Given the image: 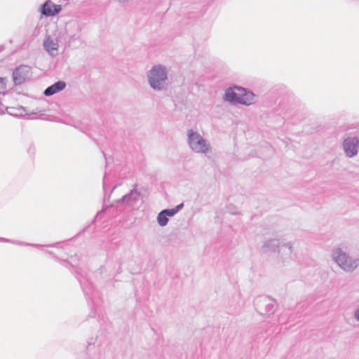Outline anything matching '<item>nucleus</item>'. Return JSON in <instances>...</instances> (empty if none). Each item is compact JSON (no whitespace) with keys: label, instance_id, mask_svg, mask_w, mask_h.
Returning <instances> with one entry per match:
<instances>
[{"label":"nucleus","instance_id":"12","mask_svg":"<svg viewBox=\"0 0 359 359\" xmlns=\"http://www.w3.org/2000/svg\"><path fill=\"white\" fill-rule=\"evenodd\" d=\"M224 100L231 103H238V101H240V96L234 91L228 90L224 94Z\"/></svg>","mask_w":359,"mask_h":359},{"label":"nucleus","instance_id":"14","mask_svg":"<svg viewBox=\"0 0 359 359\" xmlns=\"http://www.w3.org/2000/svg\"><path fill=\"white\" fill-rule=\"evenodd\" d=\"M6 89V83L5 79L0 77V93H4Z\"/></svg>","mask_w":359,"mask_h":359},{"label":"nucleus","instance_id":"2","mask_svg":"<svg viewBox=\"0 0 359 359\" xmlns=\"http://www.w3.org/2000/svg\"><path fill=\"white\" fill-rule=\"evenodd\" d=\"M187 142L190 149L196 154L206 155L212 151L210 142L192 129L187 131Z\"/></svg>","mask_w":359,"mask_h":359},{"label":"nucleus","instance_id":"5","mask_svg":"<svg viewBox=\"0 0 359 359\" xmlns=\"http://www.w3.org/2000/svg\"><path fill=\"white\" fill-rule=\"evenodd\" d=\"M342 146L346 156L352 158L358 154L359 138L357 137H348L343 141Z\"/></svg>","mask_w":359,"mask_h":359},{"label":"nucleus","instance_id":"7","mask_svg":"<svg viewBox=\"0 0 359 359\" xmlns=\"http://www.w3.org/2000/svg\"><path fill=\"white\" fill-rule=\"evenodd\" d=\"M62 10L60 5H57L51 1H46L41 6V13L47 17L53 16L57 14Z\"/></svg>","mask_w":359,"mask_h":359},{"label":"nucleus","instance_id":"15","mask_svg":"<svg viewBox=\"0 0 359 359\" xmlns=\"http://www.w3.org/2000/svg\"><path fill=\"white\" fill-rule=\"evenodd\" d=\"M355 317L357 320H359V309L355 313Z\"/></svg>","mask_w":359,"mask_h":359},{"label":"nucleus","instance_id":"1","mask_svg":"<svg viewBox=\"0 0 359 359\" xmlns=\"http://www.w3.org/2000/svg\"><path fill=\"white\" fill-rule=\"evenodd\" d=\"M149 87L156 92L166 90L170 81L168 68L163 65H155L146 73Z\"/></svg>","mask_w":359,"mask_h":359},{"label":"nucleus","instance_id":"6","mask_svg":"<svg viewBox=\"0 0 359 359\" xmlns=\"http://www.w3.org/2000/svg\"><path fill=\"white\" fill-rule=\"evenodd\" d=\"M336 261L341 268L345 271H352L357 267L358 264L350 259L346 254L339 252L336 257Z\"/></svg>","mask_w":359,"mask_h":359},{"label":"nucleus","instance_id":"10","mask_svg":"<svg viewBox=\"0 0 359 359\" xmlns=\"http://www.w3.org/2000/svg\"><path fill=\"white\" fill-rule=\"evenodd\" d=\"M66 87V83L62 81H58L53 85L48 86L43 92L44 95L51 96L63 89Z\"/></svg>","mask_w":359,"mask_h":359},{"label":"nucleus","instance_id":"8","mask_svg":"<svg viewBox=\"0 0 359 359\" xmlns=\"http://www.w3.org/2000/svg\"><path fill=\"white\" fill-rule=\"evenodd\" d=\"M183 206V203L177 205L175 208L162 210L158 216V222L161 226H165L168 223V217L173 216Z\"/></svg>","mask_w":359,"mask_h":359},{"label":"nucleus","instance_id":"11","mask_svg":"<svg viewBox=\"0 0 359 359\" xmlns=\"http://www.w3.org/2000/svg\"><path fill=\"white\" fill-rule=\"evenodd\" d=\"M255 97V95L254 93L251 92L246 93L243 95L240 96V101H238V103L245 105H250L254 103Z\"/></svg>","mask_w":359,"mask_h":359},{"label":"nucleus","instance_id":"3","mask_svg":"<svg viewBox=\"0 0 359 359\" xmlns=\"http://www.w3.org/2000/svg\"><path fill=\"white\" fill-rule=\"evenodd\" d=\"M32 76L31 67L20 65L13 72V80L15 86H20L28 81Z\"/></svg>","mask_w":359,"mask_h":359},{"label":"nucleus","instance_id":"13","mask_svg":"<svg viewBox=\"0 0 359 359\" xmlns=\"http://www.w3.org/2000/svg\"><path fill=\"white\" fill-rule=\"evenodd\" d=\"M81 43V36L79 34H74L69 39V44L74 48L78 47Z\"/></svg>","mask_w":359,"mask_h":359},{"label":"nucleus","instance_id":"9","mask_svg":"<svg viewBox=\"0 0 359 359\" xmlns=\"http://www.w3.org/2000/svg\"><path fill=\"white\" fill-rule=\"evenodd\" d=\"M43 47L51 56H55L57 55L59 46L50 36H48L43 41Z\"/></svg>","mask_w":359,"mask_h":359},{"label":"nucleus","instance_id":"4","mask_svg":"<svg viewBox=\"0 0 359 359\" xmlns=\"http://www.w3.org/2000/svg\"><path fill=\"white\" fill-rule=\"evenodd\" d=\"M147 190L144 187H139L137 184L128 194H125L121 200H116L115 202H137L143 201Z\"/></svg>","mask_w":359,"mask_h":359},{"label":"nucleus","instance_id":"16","mask_svg":"<svg viewBox=\"0 0 359 359\" xmlns=\"http://www.w3.org/2000/svg\"><path fill=\"white\" fill-rule=\"evenodd\" d=\"M0 114H4V111L2 109L1 107H0Z\"/></svg>","mask_w":359,"mask_h":359}]
</instances>
